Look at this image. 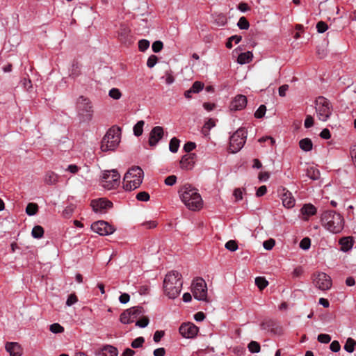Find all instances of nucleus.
<instances>
[{
    "label": "nucleus",
    "instance_id": "obj_1",
    "mask_svg": "<svg viewBox=\"0 0 356 356\" xmlns=\"http://www.w3.org/2000/svg\"><path fill=\"white\" fill-rule=\"evenodd\" d=\"M178 193L181 202L190 210L197 211L202 207L203 202L197 188L189 184L180 187Z\"/></svg>",
    "mask_w": 356,
    "mask_h": 356
},
{
    "label": "nucleus",
    "instance_id": "obj_2",
    "mask_svg": "<svg viewBox=\"0 0 356 356\" xmlns=\"http://www.w3.org/2000/svg\"><path fill=\"white\" fill-rule=\"evenodd\" d=\"M181 275L177 270H172L166 275L163 281L165 295L170 299L176 298L182 289Z\"/></svg>",
    "mask_w": 356,
    "mask_h": 356
},
{
    "label": "nucleus",
    "instance_id": "obj_3",
    "mask_svg": "<svg viewBox=\"0 0 356 356\" xmlns=\"http://www.w3.org/2000/svg\"><path fill=\"white\" fill-rule=\"evenodd\" d=\"M321 221L323 226L329 232L338 234L344 226L343 216L334 211H325L321 215Z\"/></svg>",
    "mask_w": 356,
    "mask_h": 356
},
{
    "label": "nucleus",
    "instance_id": "obj_4",
    "mask_svg": "<svg viewBox=\"0 0 356 356\" xmlns=\"http://www.w3.org/2000/svg\"><path fill=\"white\" fill-rule=\"evenodd\" d=\"M144 173L141 168L134 166L131 168L124 175L123 188L125 191H131L138 188L142 184Z\"/></svg>",
    "mask_w": 356,
    "mask_h": 356
},
{
    "label": "nucleus",
    "instance_id": "obj_5",
    "mask_svg": "<svg viewBox=\"0 0 356 356\" xmlns=\"http://www.w3.org/2000/svg\"><path fill=\"white\" fill-rule=\"evenodd\" d=\"M77 116L81 122H90L93 116V106L91 101L86 97L79 96L76 102Z\"/></svg>",
    "mask_w": 356,
    "mask_h": 356
},
{
    "label": "nucleus",
    "instance_id": "obj_6",
    "mask_svg": "<svg viewBox=\"0 0 356 356\" xmlns=\"http://www.w3.org/2000/svg\"><path fill=\"white\" fill-rule=\"evenodd\" d=\"M120 129L112 127L103 137L101 144L102 152L114 151L120 142Z\"/></svg>",
    "mask_w": 356,
    "mask_h": 356
},
{
    "label": "nucleus",
    "instance_id": "obj_7",
    "mask_svg": "<svg viewBox=\"0 0 356 356\" xmlns=\"http://www.w3.org/2000/svg\"><path fill=\"white\" fill-rule=\"evenodd\" d=\"M316 111L318 118L325 122L332 115V105L328 99L320 96L316 99Z\"/></svg>",
    "mask_w": 356,
    "mask_h": 356
},
{
    "label": "nucleus",
    "instance_id": "obj_8",
    "mask_svg": "<svg viewBox=\"0 0 356 356\" xmlns=\"http://www.w3.org/2000/svg\"><path fill=\"white\" fill-rule=\"evenodd\" d=\"M247 138V131L244 128L238 129L229 138V152H238L245 145Z\"/></svg>",
    "mask_w": 356,
    "mask_h": 356
},
{
    "label": "nucleus",
    "instance_id": "obj_9",
    "mask_svg": "<svg viewBox=\"0 0 356 356\" xmlns=\"http://www.w3.org/2000/svg\"><path fill=\"white\" fill-rule=\"evenodd\" d=\"M120 175L116 170H105L101 179L102 186L111 190L117 187L120 184Z\"/></svg>",
    "mask_w": 356,
    "mask_h": 356
},
{
    "label": "nucleus",
    "instance_id": "obj_10",
    "mask_svg": "<svg viewBox=\"0 0 356 356\" xmlns=\"http://www.w3.org/2000/svg\"><path fill=\"white\" fill-rule=\"evenodd\" d=\"M192 293L194 298L199 301L207 300V286L205 281L201 277L195 279L192 284Z\"/></svg>",
    "mask_w": 356,
    "mask_h": 356
},
{
    "label": "nucleus",
    "instance_id": "obj_11",
    "mask_svg": "<svg viewBox=\"0 0 356 356\" xmlns=\"http://www.w3.org/2000/svg\"><path fill=\"white\" fill-rule=\"evenodd\" d=\"M143 308L140 306L131 307L121 314L120 321L123 324L131 323L135 319L143 315Z\"/></svg>",
    "mask_w": 356,
    "mask_h": 356
},
{
    "label": "nucleus",
    "instance_id": "obj_12",
    "mask_svg": "<svg viewBox=\"0 0 356 356\" xmlns=\"http://www.w3.org/2000/svg\"><path fill=\"white\" fill-rule=\"evenodd\" d=\"M92 230L100 236H107L112 234L115 229L108 222L104 220H99L91 225Z\"/></svg>",
    "mask_w": 356,
    "mask_h": 356
},
{
    "label": "nucleus",
    "instance_id": "obj_13",
    "mask_svg": "<svg viewBox=\"0 0 356 356\" xmlns=\"http://www.w3.org/2000/svg\"><path fill=\"white\" fill-rule=\"evenodd\" d=\"M315 286L322 291H326L330 289L332 280L329 275L325 273H319L314 280Z\"/></svg>",
    "mask_w": 356,
    "mask_h": 356
},
{
    "label": "nucleus",
    "instance_id": "obj_14",
    "mask_svg": "<svg viewBox=\"0 0 356 356\" xmlns=\"http://www.w3.org/2000/svg\"><path fill=\"white\" fill-rule=\"evenodd\" d=\"M198 330V327L193 323H183L179 330L180 334L187 339L195 337Z\"/></svg>",
    "mask_w": 356,
    "mask_h": 356
},
{
    "label": "nucleus",
    "instance_id": "obj_15",
    "mask_svg": "<svg viewBox=\"0 0 356 356\" xmlns=\"http://www.w3.org/2000/svg\"><path fill=\"white\" fill-rule=\"evenodd\" d=\"M91 207L95 212L105 213L107 209L113 207V203L104 198H99L92 200Z\"/></svg>",
    "mask_w": 356,
    "mask_h": 356
},
{
    "label": "nucleus",
    "instance_id": "obj_16",
    "mask_svg": "<svg viewBox=\"0 0 356 356\" xmlns=\"http://www.w3.org/2000/svg\"><path fill=\"white\" fill-rule=\"evenodd\" d=\"M279 193L284 207L291 209L295 206L296 200L290 191L285 188H282L279 191Z\"/></svg>",
    "mask_w": 356,
    "mask_h": 356
},
{
    "label": "nucleus",
    "instance_id": "obj_17",
    "mask_svg": "<svg viewBox=\"0 0 356 356\" xmlns=\"http://www.w3.org/2000/svg\"><path fill=\"white\" fill-rule=\"evenodd\" d=\"M163 129L162 127L156 126L154 127L150 134L149 138V144L150 146H156V144L163 136Z\"/></svg>",
    "mask_w": 356,
    "mask_h": 356
},
{
    "label": "nucleus",
    "instance_id": "obj_18",
    "mask_svg": "<svg viewBox=\"0 0 356 356\" xmlns=\"http://www.w3.org/2000/svg\"><path fill=\"white\" fill-rule=\"evenodd\" d=\"M247 105V98L245 95H238L232 101L230 104L231 111H240L243 109Z\"/></svg>",
    "mask_w": 356,
    "mask_h": 356
},
{
    "label": "nucleus",
    "instance_id": "obj_19",
    "mask_svg": "<svg viewBox=\"0 0 356 356\" xmlns=\"http://www.w3.org/2000/svg\"><path fill=\"white\" fill-rule=\"evenodd\" d=\"M5 349L10 356H22L23 354V348L17 342H7Z\"/></svg>",
    "mask_w": 356,
    "mask_h": 356
},
{
    "label": "nucleus",
    "instance_id": "obj_20",
    "mask_svg": "<svg viewBox=\"0 0 356 356\" xmlns=\"http://www.w3.org/2000/svg\"><path fill=\"white\" fill-rule=\"evenodd\" d=\"M195 154H185L181 157L180 161L181 168L184 170H191L195 164Z\"/></svg>",
    "mask_w": 356,
    "mask_h": 356
},
{
    "label": "nucleus",
    "instance_id": "obj_21",
    "mask_svg": "<svg viewBox=\"0 0 356 356\" xmlns=\"http://www.w3.org/2000/svg\"><path fill=\"white\" fill-rule=\"evenodd\" d=\"M97 356H118V349L111 345H106L95 352Z\"/></svg>",
    "mask_w": 356,
    "mask_h": 356
},
{
    "label": "nucleus",
    "instance_id": "obj_22",
    "mask_svg": "<svg viewBox=\"0 0 356 356\" xmlns=\"http://www.w3.org/2000/svg\"><path fill=\"white\" fill-rule=\"evenodd\" d=\"M317 212L316 208L312 204H305L300 209L304 220H308V218L314 216Z\"/></svg>",
    "mask_w": 356,
    "mask_h": 356
},
{
    "label": "nucleus",
    "instance_id": "obj_23",
    "mask_svg": "<svg viewBox=\"0 0 356 356\" xmlns=\"http://www.w3.org/2000/svg\"><path fill=\"white\" fill-rule=\"evenodd\" d=\"M119 40L124 43H126L129 40L130 35V29L128 26L124 24H122L118 32Z\"/></svg>",
    "mask_w": 356,
    "mask_h": 356
},
{
    "label": "nucleus",
    "instance_id": "obj_24",
    "mask_svg": "<svg viewBox=\"0 0 356 356\" xmlns=\"http://www.w3.org/2000/svg\"><path fill=\"white\" fill-rule=\"evenodd\" d=\"M216 126V120L213 118L209 119L206 121L202 128V134L204 136H208L209 135L210 130Z\"/></svg>",
    "mask_w": 356,
    "mask_h": 356
},
{
    "label": "nucleus",
    "instance_id": "obj_25",
    "mask_svg": "<svg viewBox=\"0 0 356 356\" xmlns=\"http://www.w3.org/2000/svg\"><path fill=\"white\" fill-rule=\"evenodd\" d=\"M252 57L253 55L250 51L241 53L238 56L237 62L241 65L249 63L252 60Z\"/></svg>",
    "mask_w": 356,
    "mask_h": 356
},
{
    "label": "nucleus",
    "instance_id": "obj_26",
    "mask_svg": "<svg viewBox=\"0 0 356 356\" xmlns=\"http://www.w3.org/2000/svg\"><path fill=\"white\" fill-rule=\"evenodd\" d=\"M81 66L78 62H74L72 65V67L70 70L69 76L73 79L79 76L81 74Z\"/></svg>",
    "mask_w": 356,
    "mask_h": 356
},
{
    "label": "nucleus",
    "instance_id": "obj_27",
    "mask_svg": "<svg viewBox=\"0 0 356 356\" xmlns=\"http://www.w3.org/2000/svg\"><path fill=\"white\" fill-rule=\"evenodd\" d=\"M299 146L302 150L309 152L312 149L313 143L310 138H305L300 140Z\"/></svg>",
    "mask_w": 356,
    "mask_h": 356
},
{
    "label": "nucleus",
    "instance_id": "obj_28",
    "mask_svg": "<svg viewBox=\"0 0 356 356\" xmlns=\"http://www.w3.org/2000/svg\"><path fill=\"white\" fill-rule=\"evenodd\" d=\"M275 326V322L272 319H267L264 321L260 324V328L262 330L271 331Z\"/></svg>",
    "mask_w": 356,
    "mask_h": 356
},
{
    "label": "nucleus",
    "instance_id": "obj_29",
    "mask_svg": "<svg viewBox=\"0 0 356 356\" xmlns=\"http://www.w3.org/2000/svg\"><path fill=\"white\" fill-rule=\"evenodd\" d=\"M44 181L49 185L55 184L58 181V176L54 172H48L45 175Z\"/></svg>",
    "mask_w": 356,
    "mask_h": 356
},
{
    "label": "nucleus",
    "instance_id": "obj_30",
    "mask_svg": "<svg viewBox=\"0 0 356 356\" xmlns=\"http://www.w3.org/2000/svg\"><path fill=\"white\" fill-rule=\"evenodd\" d=\"M355 346L356 341L352 338H348L346 341L343 348L346 352L351 353L355 350Z\"/></svg>",
    "mask_w": 356,
    "mask_h": 356
},
{
    "label": "nucleus",
    "instance_id": "obj_31",
    "mask_svg": "<svg viewBox=\"0 0 356 356\" xmlns=\"http://www.w3.org/2000/svg\"><path fill=\"white\" fill-rule=\"evenodd\" d=\"M307 176L313 179L317 180L320 178V171L314 167H310L307 169Z\"/></svg>",
    "mask_w": 356,
    "mask_h": 356
},
{
    "label": "nucleus",
    "instance_id": "obj_32",
    "mask_svg": "<svg viewBox=\"0 0 356 356\" xmlns=\"http://www.w3.org/2000/svg\"><path fill=\"white\" fill-rule=\"evenodd\" d=\"M44 234V229L40 225H35L33 227L31 235L35 238H41Z\"/></svg>",
    "mask_w": 356,
    "mask_h": 356
},
{
    "label": "nucleus",
    "instance_id": "obj_33",
    "mask_svg": "<svg viewBox=\"0 0 356 356\" xmlns=\"http://www.w3.org/2000/svg\"><path fill=\"white\" fill-rule=\"evenodd\" d=\"M38 206L35 203H29L26 208V213L28 216H32L37 213Z\"/></svg>",
    "mask_w": 356,
    "mask_h": 356
},
{
    "label": "nucleus",
    "instance_id": "obj_34",
    "mask_svg": "<svg viewBox=\"0 0 356 356\" xmlns=\"http://www.w3.org/2000/svg\"><path fill=\"white\" fill-rule=\"evenodd\" d=\"M145 124V122L143 120L138 121L134 126V134L136 136H140L142 135L143 131V126Z\"/></svg>",
    "mask_w": 356,
    "mask_h": 356
},
{
    "label": "nucleus",
    "instance_id": "obj_35",
    "mask_svg": "<svg viewBox=\"0 0 356 356\" xmlns=\"http://www.w3.org/2000/svg\"><path fill=\"white\" fill-rule=\"evenodd\" d=\"M255 284L260 290H263L268 286V282L264 277H257L255 278Z\"/></svg>",
    "mask_w": 356,
    "mask_h": 356
},
{
    "label": "nucleus",
    "instance_id": "obj_36",
    "mask_svg": "<svg viewBox=\"0 0 356 356\" xmlns=\"http://www.w3.org/2000/svg\"><path fill=\"white\" fill-rule=\"evenodd\" d=\"M179 147V140L176 138H172L169 144V149L172 153H176Z\"/></svg>",
    "mask_w": 356,
    "mask_h": 356
},
{
    "label": "nucleus",
    "instance_id": "obj_37",
    "mask_svg": "<svg viewBox=\"0 0 356 356\" xmlns=\"http://www.w3.org/2000/svg\"><path fill=\"white\" fill-rule=\"evenodd\" d=\"M108 96L115 100H118L122 97V92L118 88H113L109 90Z\"/></svg>",
    "mask_w": 356,
    "mask_h": 356
},
{
    "label": "nucleus",
    "instance_id": "obj_38",
    "mask_svg": "<svg viewBox=\"0 0 356 356\" xmlns=\"http://www.w3.org/2000/svg\"><path fill=\"white\" fill-rule=\"evenodd\" d=\"M49 330L54 334H60L64 332V327L59 323H55L49 326Z\"/></svg>",
    "mask_w": 356,
    "mask_h": 356
},
{
    "label": "nucleus",
    "instance_id": "obj_39",
    "mask_svg": "<svg viewBox=\"0 0 356 356\" xmlns=\"http://www.w3.org/2000/svg\"><path fill=\"white\" fill-rule=\"evenodd\" d=\"M248 348L249 351L252 353H259L260 351V348H261L259 343L254 341H252L248 344Z\"/></svg>",
    "mask_w": 356,
    "mask_h": 356
},
{
    "label": "nucleus",
    "instance_id": "obj_40",
    "mask_svg": "<svg viewBox=\"0 0 356 356\" xmlns=\"http://www.w3.org/2000/svg\"><path fill=\"white\" fill-rule=\"evenodd\" d=\"M242 37L241 35H232L229 38L228 41L226 42V47L231 49L232 47V41H234L235 44H238L241 40Z\"/></svg>",
    "mask_w": 356,
    "mask_h": 356
},
{
    "label": "nucleus",
    "instance_id": "obj_41",
    "mask_svg": "<svg viewBox=\"0 0 356 356\" xmlns=\"http://www.w3.org/2000/svg\"><path fill=\"white\" fill-rule=\"evenodd\" d=\"M237 26L240 29L247 30L250 26V24L245 17H241L237 23Z\"/></svg>",
    "mask_w": 356,
    "mask_h": 356
},
{
    "label": "nucleus",
    "instance_id": "obj_42",
    "mask_svg": "<svg viewBox=\"0 0 356 356\" xmlns=\"http://www.w3.org/2000/svg\"><path fill=\"white\" fill-rule=\"evenodd\" d=\"M299 246L302 250H309L311 246L310 238L308 237H305V238H302L300 242Z\"/></svg>",
    "mask_w": 356,
    "mask_h": 356
},
{
    "label": "nucleus",
    "instance_id": "obj_43",
    "mask_svg": "<svg viewBox=\"0 0 356 356\" xmlns=\"http://www.w3.org/2000/svg\"><path fill=\"white\" fill-rule=\"evenodd\" d=\"M145 342V339L144 337H137L136 339H135L132 342H131V347L133 348H140V347H142L143 344Z\"/></svg>",
    "mask_w": 356,
    "mask_h": 356
},
{
    "label": "nucleus",
    "instance_id": "obj_44",
    "mask_svg": "<svg viewBox=\"0 0 356 356\" xmlns=\"http://www.w3.org/2000/svg\"><path fill=\"white\" fill-rule=\"evenodd\" d=\"M266 111V107L265 105L262 104L257 108V110L254 113V117L259 119L262 118L264 116Z\"/></svg>",
    "mask_w": 356,
    "mask_h": 356
},
{
    "label": "nucleus",
    "instance_id": "obj_45",
    "mask_svg": "<svg viewBox=\"0 0 356 356\" xmlns=\"http://www.w3.org/2000/svg\"><path fill=\"white\" fill-rule=\"evenodd\" d=\"M204 88V84L200 81H195L192 85L191 89L193 92V93H198L200 92Z\"/></svg>",
    "mask_w": 356,
    "mask_h": 356
},
{
    "label": "nucleus",
    "instance_id": "obj_46",
    "mask_svg": "<svg viewBox=\"0 0 356 356\" xmlns=\"http://www.w3.org/2000/svg\"><path fill=\"white\" fill-rule=\"evenodd\" d=\"M149 42L147 40L142 39L138 42V48L140 51H145L149 47Z\"/></svg>",
    "mask_w": 356,
    "mask_h": 356
},
{
    "label": "nucleus",
    "instance_id": "obj_47",
    "mask_svg": "<svg viewBox=\"0 0 356 356\" xmlns=\"http://www.w3.org/2000/svg\"><path fill=\"white\" fill-rule=\"evenodd\" d=\"M225 248L232 251V252H234L236 251L237 249H238V245H237V243L234 240H230L229 241H227L226 243H225Z\"/></svg>",
    "mask_w": 356,
    "mask_h": 356
},
{
    "label": "nucleus",
    "instance_id": "obj_48",
    "mask_svg": "<svg viewBox=\"0 0 356 356\" xmlns=\"http://www.w3.org/2000/svg\"><path fill=\"white\" fill-rule=\"evenodd\" d=\"M328 29L327 24L323 21H320L316 24V29L319 33H323Z\"/></svg>",
    "mask_w": 356,
    "mask_h": 356
},
{
    "label": "nucleus",
    "instance_id": "obj_49",
    "mask_svg": "<svg viewBox=\"0 0 356 356\" xmlns=\"http://www.w3.org/2000/svg\"><path fill=\"white\" fill-rule=\"evenodd\" d=\"M318 341L322 343H328L331 341V337L327 334H320L317 338Z\"/></svg>",
    "mask_w": 356,
    "mask_h": 356
},
{
    "label": "nucleus",
    "instance_id": "obj_50",
    "mask_svg": "<svg viewBox=\"0 0 356 356\" xmlns=\"http://www.w3.org/2000/svg\"><path fill=\"white\" fill-rule=\"evenodd\" d=\"M78 298L76 296L74 293H72L69 295L67 297V299L66 300V305L68 307H71L73 305H74L76 302H77Z\"/></svg>",
    "mask_w": 356,
    "mask_h": 356
},
{
    "label": "nucleus",
    "instance_id": "obj_51",
    "mask_svg": "<svg viewBox=\"0 0 356 356\" xmlns=\"http://www.w3.org/2000/svg\"><path fill=\"white\" fill-rule=\"evenodd\" d=\"M163 42L160 40H157L153 42L152 45V51L155 53H158L163 49Z\"/></svg>",
    "mask_w": 356,
    "mask_h": 356
},
{
    "label": "nucleus",
    "instance_id": "obj_52",
    "mask_svg": "<svg viewBox=\"0 0 356 356\" xmlns=\"http://www.w3.org/2000/svg\"><path fill=\"white\" fill-rule=\"evenodd\" d=\"M149 197V195L145 191L140 192L136 195V199L139 201L147 202Z\"/></svg>",
    "mask_w": 356,
    "mask_h": 356
},
{
    "label": "nucleus",
    "instance_id": "obj_53",
    "mask_svg": "<svg viewBox=\"0 0 356 356\" xmlns=\"http://www.w3.org/2000/svg\"><path fill=\"white\" fill-rule=\"evenodd\" d=\"M149 324V319L147 317H143L141 319L138 320L136 322V326L139 327L140 328L146 327Z\"/></svg>",
    "mask_w": 356,
    "mask_h": 356
},
{
    "label": "nucleus",
    "instance_id": "obj_54",
    "mask_svg": "<svg viewBox=\"0 0 356 356\" xmlns=\"http://www.w3.org/2000/svg\"><path fill=\"white\" fill-rule=\"evenodd\" d=\"M157 61H158L157 56L155 55H151L147 59V65L148 67L152 68L153 67L155 66Z\"/></svg>",
    "mask_w": 356,
    "mask_h": 356
},
{
    "label": "nucleus",
    "instance_id": "obj_55",
    "mask_svg": "<svg viewBox=\"0 0 356 356\" xmlns=\"http://www.w3.org/2000/svg\"><path fill=\"white\" fill-rule=\"evenodd\" d=\"M177 181V177L175 175H170L165 178V184L167 186H173Z\"/></svg>",
    "mask_w": 356,
    "mask_h": 356
},
{
    "label": "nucleus",
    "instance_id": "obj_56",
    "mask_svg": "<svg viewBox=\"0 0 356 356\" xmlns=\"http://www.w3.org/2000/svg\"><path fill=\"white\" fill-rule=\"evenodd\" d=\"M275 245V241L272 238L265 241L263 243L264 249L266 250H270Z\"/></svg>",
    "mask_w": 356,
    "mask_h": 356
},
{
    "label": "nucleus",
    "instance_id": "obj_57",
    "mask_svg": "<svg viewBox=\"0 0 356 356\" xmlns=\"http://www.w3.org/2000/svg\"><path fill=\"white\" fill-rule=\"evenodd\" d=\"M330 350L334 353H337L340 350L341 346L337 341H333L330 345Z\"/></svg>",
    "mask_w": 356,
    "mask_h": 356
},
{
    "label": "nucleus",
    "instance_id": "obj_58",
    "mask_svg": "<svg viewBox=\"0 0 356 356\" xmlns=\"http://www.w3.org/2000/svg\"><path fill=\"white\" fill-rule=\"evenodd\" d=\"M196 147V145L193 142H188L184 146V149L186 152H190Z\"/></svg>",
    "mask_w": 356,
    "mask_h": 356
},
{
    "label": "nucleus",
    "instance_id": "obj_59",
    "mask_svg": "<svg viewBox=\"0 0 356 356\" xmlns=\"http://www.w3.org/2000/svg\"><path fill=\"white\" fill-rule=\"evenodd\" d=\"M165 83L168 85H170L175 81V79H174L173 76L171 74V72L169 71L165 72Z\"/></svg>",
    "mask_w": 356,
    "mask_h": 356
},
{
    "label": "nucleus",
    "instance_id": "obj_60",
    "mask_svg": "<svg viewBox=\"0 0 356 356\" xmlns=\"http://www.w3.org/2000/svg\"><path fill=\"white\" fill-rule=\"evenodd\" d=\"M164 332L163 331H159L157 330L154 332L153 339L154 342L158 343L160 341L161 339L163 337Z\"/></svg>",
    "mask_w": 356,
    "mask_h": 356
},
{
    "label": "nucleus",
    "instance_id": "obj_61",
    "mask_svg": "<svg viewBox=\"0 0 356 356\" xmlns=\"http://www.w3.org/2000/svg\"><path fill=\"white\" fill-rule=\"evenodd\" d=\"M237 8L242 13H245L250 10L249 6L244 2H241L238 5Z\"/></svg>",
    "mask_w": 356,
    "mask_h": 356
},
{
    "label": "nucleus",
    "instance_id": "obj_62",
    "mask_svg": "<svg viewBox=\"0 0 356 356\" xmlns=\"http://www.w3.org/2000/svg\"><path fill=\"white\" fill-rule=\"evenodd\" d=\"M130 296L128 293H124L119 297V301L122 304H126L129 301Z\"/></svg>",
    "mask_w": 356,
    "mask_h": 356
},
{
    "label": "nucleus",
    "instance_id": "obj_63",
    "mask_svg": "<svg viewBox=\"0 0 356 356\" xmlns=\"http://www.w3.org/2000/svg\"><path fill=\"white\" fill-rule=\"evenodd\" d=\"M79 168L75 164H70L65 169V171H68L72 174H76L78 172Z\"/></svg>",
    "mask_w": 356,
    "mask_h": 356
},
{
    "label": "nucleus",
    "instance_id": "obj_64",
    "mask_svg": "<svg viewBox=\"0 0 356 356\" xmlns=\"http://www.w3.org/2000/svg\"><path fill=\"white\" fill-rule=\"evenodd\" d=\"M267 192V188L266 186H261L257 190L256 195L257 197H261L264 195Z\"/></svg>",
    "mask_w": 356,
    "mask_h": 356
}]
</instances>
